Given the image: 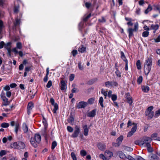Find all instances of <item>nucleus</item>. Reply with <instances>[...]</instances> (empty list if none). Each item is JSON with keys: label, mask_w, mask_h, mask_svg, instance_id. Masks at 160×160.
I'll list each match as a JSON object with an SVG mask.
<instances>
[{"label": "nucleus", "mask_w": 160, "mask_h": 160, "mask_svg": "<svg viewBox=\"0 0 160 160\" xmlns=\"http://www.w3.org/2000/svg\"><path fill=\"white\" fill-rule=\"evenodd\" d=\"M152 65V60L151 58H148L145 61V63L144 66V72L145 74L148 75L151 70Z\"/></svg>", "instance_id": "f257e3e1"}, {"label": "nucleus", "mask_w": 160, "mask_h": 160, "mask_svg": "<svg viewBox=\"0 0 160 160\" xmlns=\"http://www.w3.org/2000/svg\"><path fill=\"white\" fill-rule=\"evenodd\" d=\"M31 144L34 147L36 148L40 142V135L39 133H36L35 135L34 138H32L30 140Z\"/></svg>", "instance_id": "f03ea898"}, {"label": "nucleus", "mask_w": 160, "mask_h": 160, "mask_svg": "<svg viewBox=\"0 0 160 160\" xmlns=\"http://www.w3.org/2000/svg\"><path fill=\"white\" fill-rule=\"evenodd\" d=\"M152 139L148 137H145L142 139V142H143V145L146 147L148 151L151 152L152 151V149L151 148V145L150 143L152 141Z\"/></svg>", "instance_id": "7ed1b4c3"}, {"label": "nucleus", "mask_w": 160, "mask_h": 160, "mask_svg": "<svg viewBox=\"0 0 160 160\" xmlns=\"http://www.w3.org/2000/svg\"><path fill=\"white\" fill-rule=\"evenodd\" d=\"M80 132V128L78 125H76L75 128V130L72 135L71 137L73 138H76L79 135Z\"/></svg>", "instance_id": "20e7f679"}, {"label": "nucleus", "mask_w": 160, "mask_h": 160, "mask_svg": "<svg viewBox=\"0 0 160 160\" xmlns=\"http://www.w3.org/2000/svg\"><path fill=\"white\" fill-rule=\"evenodd\" d=\"M29 91L28 92V96H29L30 99H32L34 97L36 92L34 89L30 88V87L29 88Z\"/></svg>", "instance_id": "39448f33"}, {"label": "nucleus", "mask_w": 160, "mask_h": 160, "mask_svg": "<svg viewBox=\"0 0 160 160\" xmlns=\"http://www.w3.org/2000/svg\"><path fill=\"white\" fill-rule=\"evenodd\" d=\"M87 104L86 102L81 101L79 102L77 105V107L78 108H84Z\"/></svg>", "instance_id": "423d86ee"}, {"label": "nucleus", "mask_w": 160, "mask_h": 160, "mask_svg": "<svg viewBox=\"0 0 160 160\" xmlns=\"http://www.w3.org/2000/svg\"><path fill=\"white\" fill-rule=\"evenodd\" d=\"M105 155L107 157V159L109 160L112 156L113 153L110 151L107 150L105 152Z\"/></svg>", "instance_id": "0eeeda50"}, {"label": "nucleus", "mask_w": 160, "mask_h": 160, "mask_svg": "<svg viewBox=\"0 0 160 160\" xmlns=\"http://www.w3.org/2000/svg\"><path fill=\"white\" fill-rule=\"evenodd\" d=\"M17 143V148L18 149H23L25 147V145L22 142H18Z\"/></svg>", "instance_id": "6e6552de"}, {"label": "nucleus", "mask_w": 160, "mask_h": 160, "mask_svg": "<svg viewBox=\"0 0 160 160\" xmlns=\"http://www.w3.org/2000/svg\"><path fill=\"white\" fill-rule=\"evenodd\" d=\"M33 107V104L32 102H30L28 103V115L30 114L31 113V110Z\"/></svg>", "instance_id": "1a4fd4ad"}, {"label": "nucleus", "mask_w": 160, "mask_h": 160, "mask_svg": "<svg viewBox=\"0 0 160 160\" xmlns=\"http://www.w3.org/2000/svg\"><path fill=\"white\" fill-rule=\"evenodd\" d=\"M97 146L98 148L101 151H103L106 148V145L104 144L99 143Z\"/></svg>", "instance_id": "9d476101"}, {"label": "nucleus", "mask_w": 160, "mask_h": 160, "mask_svg": "<svg viewBox=\"0 0 160 160\" xmlns=\"http://www.w3.org/2000/svg\"><path fill=\"white\" fill-rule=\"evenodd\" d=\"M126 98L128 103L130 105L132 103V98L129 93H127L126 94Z\"/></svg>", "instance_id": "9b49d317"}, {"label": "nucleus", "mask_w": 160, "mask_h": 160, "mask_svg": "<svg viewBox=\"0 0 160 160\" xmlns=\"http://www.w3.org/2000/svg\"><path fill=\"white\" fill-rule=\"evenodd\" d=\"M61 89L62 90H65L67 88V85L65 83V82L64 80H62L61 82Z\"/></svg>", "instance_id": "f8f14e48"}, {"label": "nucleus", "mask_w": 160, "mask_h": 160, "mask_svg": "<svg viewBox=\"0 0 160 160\" xmlns=\"http://www.w3.org/2000/svg\"><path fill=\"white\" fill-rule=\"evenodd\" d=\"M12 51L14 52L15 54L16 55L17 53H18L20 57H22L23 56V53L22 52V51L18 52L16 48H13L12 50Z\"/></svg>", "instance_id": "ddd939ff"}, {"label": "nucleus", "mask_w": 160, "mask_h": 160, "mask_svg": "<svg viewBox=\"0 0 160 160\" xmlns=\"http://www.w3.org/2000/svg\"><path fill=\"white\" fill-rule=\"evenodd\" d=\"M43 119L42 120V123L43 124L44 127V129L46 130L47 129V127L48 126V124L47 120L45 119V117L43 115H42Z\"/></svg>", "instance_id": "4468645a"}, {"label": "nucleus", "mask_w": 160, "mask_h": 160, "mask_svg": "<svg viewBox=\"0 0 160 160\" xmlns=\"http://www.w3.org/2000/svg\"><path fill=\"white\" fill-rule=\"evenodd\" d=\"M2 99L3 101L2 105V106H7L9 104V102L8 101V99L6 97L2 98Z\"/></svg>", "instance_id": "2eb2a0df"}, {"label": "nucleus", "mask_w": 160, "mask_h": 160, "mask_svg": "<svg viewBox=\"0 0 160 160\" xmlns=\"http://www.w3.org/2000/svg\"><path fill=\"white\" fill-rule=\"evenodd\" d=\"M96 113V110H93L91 112H89L87 115L88 116L90 117H94Z\"/></svg>", "instance_id": "dca6fc26"}, {"label": "nucleus", "mask_w": 160, "mask_h": 160, "mask_svg": "<svg viewBox=\"0 0 160 160\" xmlns=\"http://www.w3.org/2000/svg\"><path fill=\"white\" fill-rule=\"evenodd\" d=\"M83 128L84 129L83 131V134L85 136H88V126L87 125H85L83 127Z\"/></svg>", "instance_id": "f3484780"}, {"label": "nucleus", "mask_w": 160, "mask_h": 160, "mask_svg": "<svg viewBox=\"0 0 160 160\" xmlns=\"http://www.w3.org/2000/svg\"><path fill=\"white\" fill-rule=\"evenodd\" d=\"M123 139V136L122 135L120 136L116 140V142L119 145H120Z\"/></svg>", "instance_id": "a211bd4d"}, {"label": "nucleus", "mask_w": 160, "mask_h": 160, "mask_svg": "<svg viewBox=\"0 0 160 160\" xmlns=\"http://www.w3.org/2000/svg\"><path fill=\"white\" fill-rule=\"evenodd\" d=\"M150 160H159V158L158 156L155 154H153L149 157Z\"/></svg>", "instance_id": "6ab92c4d"}, {"label": "nucleus", "mask_w": 160, "mask_h": 160, "mask_svg": "<svg viewBox=\"0 0 160 160\" xmlns=\"http://www.w3.org/2000/svg\"><path fill=\"white\" fill-rule=\"evenodd\" d=\"M134 31V30H133V29L131 28H129L128 29V31L129 33L128 36L129 38H130L131 37L133 36V32Z\"/></svg>", "instance_id": "aec40b11"}, {"label": "nucleus", "mask_w": 160, "mask_h": 160, "mask_svg": "<svg viewBox=\"0 0 160 160\" xmlns=\"http://www.w3.org/2000/svg\"><path fill=\"white\" fill-rule=\"evenodd\" d=\"M142 91L144 92H148L149 90V88L147 86H142Z\"/></svg>", "instance_id": "412c9836"}, {"label": "nucleus", "mask_w": 160, "mask_h": 160, "mask_svg": "<svg viewBox=\"0 0 160 160\" xmlns=\"http://www.w3.org/2000/svg\"><path fill=\"white\" fill-rule=\"evenodd\" d=\"M117 154L121 158H124L126 157L125 155L122 151H119L117 152Z\"/></svg>", "instance_id": "4be33fe9"}, {"label": "nucleus", "mask_w": 160, "mask_h": 160, "mask_svg": "<svg viewBox=\"0 0 160 160\" xmlns=\"http://www.w3.org/2000/svg\"><path fill=\"white\" fill-rule=\"evenodd\" d=\"M20 128V124L18 123H16L15 124V132L16 134H17L18 131Z\"/></svg>", "instance_id": "5701e85b"}, {"label": "nucleus", "mask_w": 160, "mask_h": 160, "mask_svg": "<svg viewBox=\"0 0 160 160\" xmlns=\"http://www.w3.org/2000/svg\"><path fill=\"white\" fill-rule=\"evenodd\" d=\"M134 143L136 145H138L140 146L143 145V142H142V140H136L134 142Z\"/></svg>", "instance_id": "b1692460"}, {"label": "nucleus", "mask_w": 160, "mask_h": 160, "mask_svg": "<svg viewBox=\"0 0 160 160\" xmlns=\"http://www.w3.org/2000/svg\"><path fill=\"white\" fill-rule=\"evenodd\" d=\"M159 28V26L158 24H152L151 27V29L154 30L155 31L157 30Z\"/></svg>", "instance_id": "393cba45"}, {"label": "nucleus", "mask_w": 160, "mask_h": 160, "mask_svg": "<svg viewBox=\"0 0 160 160\" xmlns=\"http://www.w3.org/2000/svg\"><path fill=\"white\" fill-rule=\"evenodd\" d=\"M124 149L126 151L129 152H131L133 150V149L131 148L124 146H123Z\"/></svg>", "instance_id": "a878e982"}, {"label": "nucleus", "mask_w": 160, "mask_h": 160, "mask_svg": "<svg viewBox=\"0 0 160 160\" xmlns=\"http://www.w3.org/2000/svg\"><path fill=\"white\" fill-rule=\"evenodd\" d=\"M22 128L25 133H26L28 131V126L26 123L23 124Z\"/></svg>", "instance_id": "bb28decb"}, {"label": "nucleus", "mask_w": 160, "mask_h": 160, "mask_svg": "<svg viewBox=\"0 0 160 160\" xmlns=\"http://www.w3.org/2000/svg\"><path fill=\"white\" fill-rule=\"evenodd\" d=\"M22 44L21 42H18L16 43V47L15 48L16 49H21L22 48Z\"/></svg>", "instance_id": "cd10ccee"}, {"label": "nucleus", "mask_w": 160, "mask_h": 160, "mask_svg": "<svg viewBox=\"0 0 160 160\" xmlns=\"http://www.w3.org/2000/svg\"><path fill=\"white\" fill-rule=\"evenodd\" d=\"M10 147L12 148L18 149L17 142H15L11 144L10 145Z\"/></svg>", "instance_id": "c85d7f7f"}, {"label": "nucleus", "mask_w": 160, "mask_h": 160, "mask_svg": "<svg viewBox=\"0 0 160 160\" xmlns=\"http://www.w3.org/2000/svg\"><path fill=\"white\" fill-rule=\"evenodd\" d=\"M152 9V8L151 6L150 5H149L148 8L145 11V14H147L149 12L151 11Z\"/></svg>", "instance_id": "c756f323"}, {"label": "nucleus", "mask_w": 160, "mask_h": 160, "mask_svg": "<svg viewBox=\"0 0 160 160\" xmlns=\"http://www.w3.org/2000/svg\"><path fill=\"white\" fill-rule=\"evenodd\" d=\"M103 99L102 97H101L99 99V103L100 105L103 108L104 107V105L103 104Z\"/></svg>", "instance_id": "7c9ffc66"}, {"label": "nucleus", "mask_w": 160, "mask_h": 160, "mask_svg": "<svg viewBox=\"0 0 160 160\" xmlns=\"http://www.w3.org/2000/svg\"><path fill=\"white\" fill-rule=\"evenodd\" d=\"M54 107V108L53 109V112L54 113H56L57 110L58 108V104L56 103L55 104L52 105Z\"/></svg>", "instance_id": "2f4dec72"}, {"label": "nucleus", "mask_w": 160, "mask_h": 160, "mask_svg": "<svg viewBox=\"0 0 160 160\" xmlns=\"http://www.w3.org/2000/svg\"><path fill=\"white\" fill-rule=\"evenodd\" d=\"M153 107L152 106H150V107H149L148 108V109H147V111H146V112H145L146 115H148V112H152V111L153 109Z\"/></svg>", "instance_id": "473e14b6"}, {"label": "nucleus", "mask_w": 160, "mask_h": 160, "mask_svg": "<svg viewBox=\"0 0 160 160\" xmlns=\"http://www.w3.org/2000/svg\"><path fill=\"white\" fill-rule=\"evenodd\" d=\"M9 124L8 123L3 122L1 124V126L3 128H7L9 126Z\"/></svg>", "instance_id": "72a5a7b5"}, {"label": "nucleus", "mask_w": 160, "mask_h": 160, "mask_svg": "<svg viewBox=\"0 0 160 160\" xmlns=\"http://www.w3.org/2000/svg\"><path fill=\"white\" fill-rule=\"evenodd\" d=\"M68 122L72 125H73L74 124L73 118L72 117H70L68 119Z\"/></svg>", "instance_id": "f704fd0d"}, {"label": "nucleus", "mask_w": 160, "mask_h": 160, "mask_svg": "<svg viewBox=\"0 0 160 160\" xmlns=\"http://www.w3.org/2000/svg\"><path fill=\"white\" fill-rule=\"evenodd\" d=\"M86 50V48L83 46H82L81 47H80L78 50V51L79 52L82 53L83 52L85 51Z\"/></svg>", "instance_id": "c9c22d12"}, {"label": "nucleus", "mask_w": 160, "mask_h": 160, "mask_svg": "<svg viewBox=\"0 0 160 160\" xmlns=\"http://www.w3.org/2000/svg\"><path fill=\"white\" fill-rule=\"evenodd\" d=\"M137 67L138 69H141V65L140 61L138 60L137 61L136 63Z\"/></svg>", "instance_id": "e433bc0d"}, {"label": "nucleus", "mask_w": 160, "mask_h": 160, "mask_svg": "<svg viewBox=\"0 0 160 160\" xmlns=\"http://www.w3.org/2000/svg\"><path fill=\"white\" fill-rule=\"evenodd\" d=\"M78 67L80 70H82L83 69V65L82 64V62H78Z\"/></svg>", "instance_id": "4c0bfd02"}, {"label": "nucleus", "mask_w": 160, "mask_h": 160, "mask_svg": "<svg viewBox=\"0 0 160 160\" xmlns=\"http://www.w3.org/2000/svg\"><path fill=\"white\" fill-rule=\"evenodd\" d=\"M80 154L82 156H84L87 154V152L84 150H82L80 152Z\"/></svg>", "instance_id": "58836bf2"}, {"label": "nucleus", "mask_w": 160, "mask_h": 160, "mask_svg": "<svg viewBox=\"0 0 160 160\" xmlns=\"http://www.w3.org/2000/svg\"><path fill=\"white\" fill-rule=\"evenodd\" d=\"M154 114V113L153 112H149L148 113V115H148L150 118H152L153 117Z\"/></svg>", "instance_id": "ea45409f"}, {"label": "nucleus", "mask_w": 160, "mask_h": 160, "mask_svg": "<svg viewBox=\"0 0 160 160\" xmlns=\"http://www.w3.org/2000/svg\"><path fill=\"white\" fill-rule=\"evenodd\" d=\"M71 156L73 160H77L76 157L74 152H71Z\"/></svg>", "instance_id": "a19ab883"}, {"label": "nucleus", "mask_w": 160, "mask_h": 160, "mask_svg": "<svg viewBox=\"0 0 160 160\" xmlns=\"http://www.w3.org/2000/svg\"><path fill=\"white\" fill-rule=\"evenodd\" d=\"M149 34V32L144 31L142 33V36L143 37H147L148 36Z\"/></svg>", "instance_id": "79ce46f5"}, {"label": "nucleus", "mask_w": 160, "mask_h": 160, "mask_svg": "<svg viewBox=\"0 0 160 160\" xmlns=\"http://www.w3.org/2000/svg\"><path fill=\"white\" fill-rule=\"evenodd\" d=\"M116 71L115 72L117 76L119 77H121V73L120 71L118 70L117 68H116Z\"/></svg>", "instance_id": "37998d69"}, {"label": "nucleus", "mask_w": 160, "mask_h": 160, "mask_svg": "<svg viewBox=\"0 0 160 160\" xmlns=\"http://www.w3.org/2000/svg\"><path fill=\"white\" fill-rule=\"evenodd\" d=\"M101 92V93L105 96V98H106L107 96V91H105L103 89H102Z\"/></svg>", "instance_id": "c03bdc74"}, {"label": "nucleus", "mask_w": 160, "mask_h": 160, "mask_svg": "<svg viewBox=\"0 0 160 160\" xmlns=\"http://www.w3.org/2000/svg\"><path fill=\"white\" fill-rule=\"evenodd\" d=\"M160 115V109H159L157 111L155 112V114L154 117L156 118L158 117Z\"/></svg>", "instance_id": "a18cd8bd"}, {"label": "nucleus", "mask_w": 160, "mask_h": 160, "mask_svg": "<svg viewBox=\"0 0 160 160\" xmlns=\"http://www.w3.org/2000/svg\"><path fill=\"white\" fill-rule=\"evenodd\" d=\"M67 129L68 131L70 132H72L73 130V128L70 126H67Z\"/></svg>", "instance_id": "49530a36"}, {"label": "nucleus", "mask_w": 160, "mask_h": 160, "mask_svg": "<svg viewBox=\"0 0 160 160\" xmlns=\"http://www.w3.org/2000/svg\"><path fill=\"white\" fill-rule=\"evenodd\" d=\"M142 76H140L138 78L137 82L138 84H140L142 82Z\"/></svg>", "instance_id": "de8ad7c7"}, {"label": "nucleus", "mask_w": 160, "mask_h": 160, "mask_svg": "<svg viewBox=\"0 0 160 160\" xmlns=\"http://www.w3.org/2000/svg\"><path fill=\"white\" fill-rule=\"evenodd\" d=\"M158 135V134L157 133H154L152 134L151 136V138L154 139L156 140V138H157Z\"/></svg>", "instance_id": "09e8293b"}, {"label": "nucleus", "mask_w": 160, "mask_h": 160, "mask_svg": "<svg viewBox=\"0 0 160 160\" xmlns=\"http://www.w3.org/2000/svg\"><path fill=\"white\" fill-rule=\"evenodd\" d=\"M111 97L112 100L114 102L117 100V96L116 94L112 95Z\"/></svg>", "instance_id": "8fccbe9b"}, {"label": "nucleus", "mask_w": 160, "mask_h": 160, "mask_svg": "<svg viewBox=\"0 0 160 160\" xmlns=\"http://www.w3.org/2000/svg\"><path fill=\"white\" fill-rule=\"evenodd\" d=\"M138 28V22H136L134 25V29L133 30H134L135 31H137Z\"/></svg>", "instance_id": "3c124183"}, {"label": "nucleus", "mask_w": 160, "mask_h": 160, "mask_svg": "<svg viewBox=\"0 0 160 160\" xmlns=\"http://www.w3.org/2000/svg\"><path fill=\"white\" fill-rule=\"evenodd\" d=\"M100 157L103 160H108L107 159V157L106 156H104L102 154H101L99 155Z\"/></svg>", "instance_id": "603ef678"}, {"label": "nucleus", "mask_w": 160, "mask_h": 160, "mask_svg": "<svg viewBox=\"0 0 160 160\" xmlns=\"http://www.w3.org/2000/svg\"><path fill=\"white\" fill-rule=\"evenodd\" d=\"M120 53L121 55V58L124 61V60L125 59H127L126 58V57L125 56L124 54V53L122 52L121 51L120 52Z\"/></svg>", "instance_id": "864d4df0"}, {"label": "nucleus", "mask_w": 160, "mask_h": 160, "mask_svg": "<svg viewBox=\"0 0 160 160\" xmlns=\"http://www.w3.org/2000/svg\"><path fill=\"white\" fill-rule=\"evenodd\" d=\"M137 128V125H135L133 127H132V129L131 130V132L134 133L136 131Z\"/></svg>", "instance_id": "5fc2aeb1"}, {"label": "nucleus", "mask_w": 160, "mask_h": 160, "mask_svg": "<svg viewBox=\"0 0 160 160\" xmlns=\"http://www.w3.org/2000/svg\"><path fill=\"white\" fill-rule=\"evenodd\" d=\"M57 142L55 141H54L52 142V149H54L57 146Z\"/></svg>", "instance_id": "6e6d98bb"}, {"label": "nucleus", "mask_w": 160, "mask_h": 160, "mask_svg": "<svg viewBox=\"0 0 160 160\" xmlns=\"http://www.w3.org/2000/svg\"><path fill=\"white\" fill-rule=\"evenodd\" d=\"M124 61L125 62V69L127 71L128 70V61L127 59H125L124 60Z\"/></svg>", "instance_id": "4d7b16f0"}, {"label": "nucleus", "mask_w": 160, "mask_h": 160, "mask_svg": "<svg viewBox=\"0 0 160 160\" xmlns=\"http://www.w3.org/2000/svg\"><path fill=\"white\" fill-rule=\"evenodd\" d=\"M85 5L87 8H89L91 5V3L88 2H86L85 3Z\"/></svg>", "instance_id": "13d9d810"}, {"label": "nucleus", "mask_w": 160, "mask_h": 160, "mask_svg": "<svg viewBox=\"0 0 160 160\" xmlns=\"http://www.w3.org/2000/svg\"><path fill=\"white\" fill-rule=\"evenodd\" d=\"M52 85V82L51 80L49 81L47 84L46 86L48 88H50Z\"/></svg>", "instance_id": "bf43d9fd"}, {"label": "nucleus", "mask_w": 160, "mask_h": 160, "mask_svg": "<svg viewBox=\"0 0 160 160\" xmlns=\"http://www.w3.org/2000/svg\"><path fill=\"white\" fill-rule=\"evenodd\" d=\"M74 78V75L73 74H71L70 75L69 77V80L70 81H72Z\"/></svg>", "instance_id": "052dcab7"}, {"label": "nucleus", "mask_w": 160, "mask_h": 160, "mask_svg": "<svg viewBox=\"0 0 160 160\" xmlns=\"http://www.w3.org/2000/svg\"><path fill=\"white\" fill-rule=\"evenodd\" d=\"M112 83L111 82L108 81L105 82V85L106 86L109 87L112 85Z\"/></svg>", "instance_id": "680f3d73"}, {"label": "nucleus", "mask_w": 160, "mask_h": 160, "mask_svg": "<svg viewBox=\"0 0 160 160\" xmlns=\"http://www.w3.org/2000/svg\"><path fill=\"white\" fill-rule=\"evenodd\" d=\"M98 21L99 22L103 23L106 22V20L104 17H102L101 19H98Z\"/></svg>", "instance_id": "e2e57ef3"}, {"label": "nucleus", "mask_w": 160, "mask_h": 160, "mask_svg": "<svg viewBox=\"0 0 160 160\" xmlns=\"http://www.w3.org/2000/svg\"><path fill=\"white\" fill-rule=\"evenodd\" d=\"M6 151L4 150H1L0 152V156H2L6 154Z\"/></svg>", "instance_id": "0e129e2a"}, {"label": "nucleus", "mask_w": 160, "mask_h": 160, "mask_svg": "<svg viewBox=\"0 0 160 160\" xmlns=\"http://www.w3.org/2000/svg\"><path fill=\"white\" fill-rule=\"evenodd\" d=\"M10 89V87L8 85H6L3 88V90L7 91H8Z\"/></svg>", "instance_id": "69168bd1"}, {"label": "nucleus", "mask_w": 160, "mask_h": 160, "mask_svg": "<svg viewBox=\"0 0 160 160\" xmlns=\"http://www.w3.org/2000/svg\"><path fill=\"white\" fill-rule=\"evenodd\" d=\"M94 101V99L93 98H91L88 100V102L89 103L92 104L93 102Z\"/></svg>", "instance_id": "338daca9"}, {"label": "nucleus", "mask_w": 160, "mask_h": 160, "mask_svg": "<svg viewBox=\"0 0 160 160\" xmlns=\"http://www.w3.org/2000/svg\"><path fill=\"white\" fill-rule=\"evenodd\" d=\"M6 94L8 97L10 98L11 95V92L9 91H7Z\"/></svg>", "instance_id": "774afa93"}]
</instances>
